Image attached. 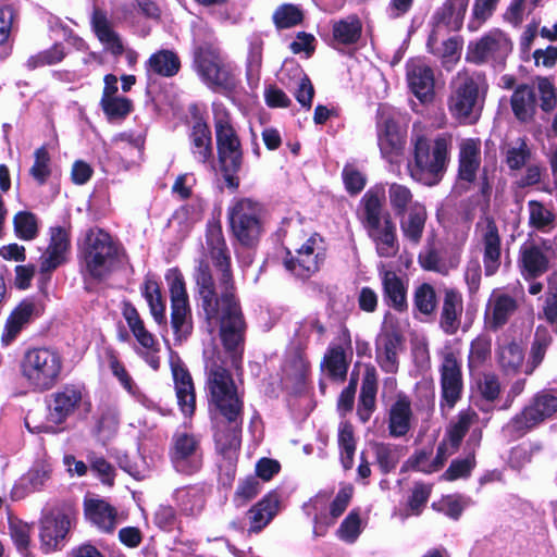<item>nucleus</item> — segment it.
I'll list each match as a JSON object with an SVG mask.
<instances>
[{
	"mask_svg": "<svg viewBox=\"0 0 557 557\" xmlns=\"http://www.w3.org/2000/svg\"><path fill=\"white\" fill-rule=\"evenodd\" d=\"M206 246L208 256L219 272V283L215 284L206 260L199 261L194 278L206 317L208 320L220 321L223 346L230 355L232 367L237 370L244 351L246 323L233 293L231 257L219 221L211 220L207 223Z\"/></svg>",
	"mask_w": 557,
	"mask_h": 557,
	"instance_id": "nucleus-1",
	"label": "nucleus"
},
{
	"mask_svg": "<svg viewBox=\"0 0 557 557\" xmlns=\"http://www.w3.org/2000/svg\"><path fill=\"white\" fill-rule=\"evenodd\" d=\"M206 387L209 403L228 421L227 430L219 428L214 434L218 450L232 459L240 445V422L243 413V395L238 391L223 361L215 356L214 349H206Z\"/></svg>",
	"mask_w": 557,
	"mask_h": 557,
	"instance_id": "nucleus-2",
	"label": "nucleus"
},
{
	"mask_svg": "<svg viewBox=\"0 0 557 557\" xmlns=\"http://www.w3.org/2000/svg\"><path fill=\"white\" fill-rule=\"evenodd\" d=\"M206 387L209 403L228 421L227 430L219 428L214 434L218 450L232 459L240 445V422L243 413V395L238 391L223 361L215 356L214 349H206Z\"/></svg>",
	"mask_w": 557,
	"mask_h": 557,
	"instance_id": "nucleus-3",
	"label": "nucleus"
},
{
	"mask_svg": "<svg viewBox=\"0 0 557 557\" xmlns=\"http://www.w3.org/2000/svg\"><path fill=\"white\" fill-rule=\"evenodd\" d=\"M385 190L381 186L370 188L361 199L360 219L368 237L380 258L391 259L399 251L397 226L389 212L384 210Z\"/></svg>",
	"mask_w": 557,
	"mask_h": 557,
	"instance_id": "nucleus-4",
	"label": "nucleus"
},
{
	"mask_svg": "<svg viewBox=\"0 0 557 557\" xmlns=\"http://www.w3.org/2000/svg\"><path fill=\"white\" fill-rule=\"evenodd\" d=\"M488 84L480 72L460 71L450 82L447 108L460 124H474L481 116Z\"/></svg>",
	"mask_w": 557,
	"mask_h": 557,
	"instance_id": "nucleus-5",
	"label": "nucleus"
},
{
	"mask_svg": "<svg viewBox=\"0 0 557 557\" xmlns=\"http://www.w3.org/2000/svg\"><path fill=\"white\" fill-rule=\"evenodd\" d=\"M64 359L51 347L27 349L18 364L21 377L34 392H47L53 388L62 377Z\"/></svg>",
	"mask_w": 557,
	"mask_h": 557,
	"instance_id": "nucleus-6",
	"label": "nucleus"
},
{
	"mask_svg": "<svg viewBox=\"0 0 557 557\" xmlns=\"http://www.w3.org/2000/svg\"><path fill=\"white\" fill-rule=\"evenodd\" d=\"M413 145V161L408 163L411 178L426 186L438 184L449 160V139L441 135L430 141L423 136H417Z\"/></svg>",
	"mask_w": 557,
	"mask_h": 557,
	"instance_id": "nucleus-7",
	"label": "nucleus"
},
{
	"mask_svg": "<svg viewBox=\"0 0 557 557\" xmlns=\"http://www.w3.org/2000/svg\"><path fill=\"white\" fill-rule=\"evenodd\" d=\"M81 252L86 274L92 278H104L119 265V247L112 237L100 228L86 232Z\"/></svg>",
	"mask_w": 557,
	"mask_h": 557,
	"instance_id": "nucleus-8",
	"label": "nucleus"
},
{
	"mask_svg": "<svg viewBox=\"0 0 557 557\" xmlns=\"http://www.w3.org/2000/svg\"><path fill=\"white\" fill-rule=\"evenodd\" d=\"M264 208L251 198H236L227 208V218L236 240L246 248L255 247L263 233Z\"/></svg>",
	"mask_w": 557,
	"mask_h": 557,
	"instance_id": "nucleus-9",
	"label": "nucleus"
},
{
	"mask_svg": "<svg viewBox=\"0 0 557 557\" xmlns=\"http://www.w3.org/2000/svg\"><path fill=\"white\" fill-rule=\"evenodd\" d=\"M171 301V326L175 342L182 343L193 332V315L186 281L177 268H171L164 275Z\"/></svg>",
	"mask_w": 557,
	"mask_h": 557,
	"instance_id": "nucleus-10",
	"label": "nucleus"
},
{
	"mask_svg": "<svg viewBox=\"0 0 557 557\" xmlns=\"http://www.w3.org/2000/svg\"><path fill=\"white\" fill-rule=\"evenodd\" d=\"M352 496V487L346 486L338 491L332 499L329 492H319L304 505V511L313 520V534L322 536L344 513Z\"/></svg>",
	"mask_w": 557,
	"mask_h": 557,
	"instance_id": "nucleus-11",
	"label": "nucleus"
},
{
	"mask_svg": "<svg viewBox=\"0 0 557 557\" xmlns=\"http://www.w3.org/2000/svg\"><path fill=\"white\" fill-rule=\"evenodd\" d=\"M195 67L201 81L210 88L230 89L235 86L233 65L212 44H205L195 52Z\"/></svg>",
	"mask_w": 557,
	"mask_h": 557,
	"instance_id": "nucleus-12",
	"label": "nucleus"
},
{
	"mask_svg": "<svg viewBox=\"0 0 557 557\" xmlns=\"http://www.w3.org/2000/svg\"><path fill=\"white\" fill-rule=\"evenodd\" d=\"M557 411V397L550 391L537 393L532 400L503 428L510 440L522 437L533 428L550 418Z\"/></svg>",
	"mask_w": 557,
	"mask_h": 557,
	"instance_id": "nucleus-13",
	"label": "nucleus"
},
{
	"mask_svg": "<svg viewBox=\"0 0 557 557\" xmlns=\"http://www.w3.org/2000/svg\"><path fill=\"white\" fill-rule=\"evenodd\" d=\"M50 421L61 424L73 416H86L91 411L88 392L82 385L65 384L49 396Z\"/></svg>",
	"mask_w": 557,
	"mask_h": 557,
	"instance_id": "nucleus-14",
	"label": "nucleus"
},
{
	"mask_svg": "<svg viewBox=\"0 0 557 557\" xmlns=\"http://www.w3.org/2000/svg\"><path fill=\"white\" fill-rule=\"evenodd\" d=\"M512 50L509 36L500 28H492L481 37L469 41L466 60L474 64L503 63Z\"/></svg>",
	"mask_w": 557,
	"mask_h": 557,
	"instance_id": "nucleus-15",
	"label": "nucleus"
},
{
	"mask_svg": "<svg viewBox=\"0 0 557 557\" xmlns=\"http://www.w3.org/2000/svg\"><path fill=\"white\" fill-rule=\"evenodd\" d=\"M74 520L70 508H53L40 519V547L45 553L61 549Z\"/></svg>",
	"mask_w": 557,
	"mask_h": 557,
	"instance_id": "nucleus-16",
	"label": "nucleus"
},
{
	"mask_svg": "<svg viewBox=\"0 0 557 557\" xmlns=\"http://www.w3.org/2000/svg\"><path fill=\"white\" fill-rule=\"evenodd\" d=\"M215 134L219 159L227 169H240L242 149L235 129L230 123L228 114L220 106H214Z\"/></svg>",
	"mask_w": 557,
	"mask_h": 557,
	"instance_id": "nucleus-17",
	"label": "nucleus"
},
{
	"mask_svg": "<svg viewBox=\"0 0 557 557\" xmlns=\"http://www.w3.org/2000/svg\"><path fill=\"white\" fill-rule=\"evenodd\" d=\"M377 145L382 157L389 163H399L404 147L405 136L399 131L391 110L381 106L377 110Z\"/></svg>",
	"mask_w": 557,
	"mask_h": 557,
	"instance_id": "nucleus-18",
	"label": "nucleus"
},
{
	"mask_svg": "<svg viewBox=\"0 0 557 557\" xmlns=\"http://www.w3.org/2000/svg\"><path fill=\"white\" fill-rule=\"evenodd\" d=\"M441 356L442 408L453 409L462 393L461 359L450 348H445Z\"/></svg>",
	"mask_w": 557,
	"mask_h": 557,
	"instance_id": "nucleus-19",
	"label": "nucleus"
},
{
	"mask_svg": "<svg viewBox=\"0 0 557 557\" xmlns=\"http://www.w3.org/2000/svg\"><path fill=\"white\" fill-rule=\"evenodd\" d=\"M475 240L483 252L485 275H494L500 265V236L495 221L488 216L480 219L475 225Z\"/></svg>",
	"mask_w": 557,
	"mask_h": 557,
	"instance_id": "nucleus-20",
	"label": "nucleus"
},
{
	"mask_svg": "<svg viewBox=\"0 0 557 557\" xmlns=\"http://www.w3.org/2000/svg\"><path fill=\"white\" fill-rule=\"evenodd\" d=\"M122 314L141 347L138 354L153 370H158L160 367V357L158 355L160 348L158 341L153 334L146 329L143 319L133 305L124 304Z\"/></svg>",
	"mask_w": 557,
	"mask_h": 557,
	"instance_id": "nucleus-21",
	"label": "nucleus"
},
{
	"mask_svg": "<svg viewBox=\"0 0 557 557\" xmlns=\"http://www.w3.org/2000/svg\"><path fill=\"white\" fill-rule=\"evenodd\" d=\"M122 314L141 347L138 354L153 370H158L160 367V357L158 355L160 348L158 341L153 334L146 329L143 319L133 305L124 304Z\"/></svg>",
	"mask_w": 557,
	"mask_h": 557,
	"instance_id": "nucleus-22",
	"label": "nucleus"
},
{
	"mask_svg": "<svg viewBox=\"0 0 557 557\" xmlns=\"http://www.w3.org/2000/svg\"><path fill=\"white\" fill-rule=\"evenodd\" d=\"M173 466L178 472L193 473L201 466L202 454L199 440L190 434H176L171 451Z\"/></svg>",
	"mask_w": 557,
	"mask_h": 557,
	"instance_id": "nucleus-23",
	"label": "nucleus"
},
{
	"mask_svg": "<svg viewBox=\"0 0 557 557\" xmlns=\"http://www.w3.org/2000/svg\"><path fill=\"white\" fill-rule=\"evenodd\" d=\"M49 245L40 257L39 269L41 273L51 272L63 264L71 248L69 226H52L49 230Z\"/></svg>",
	"mask_w": 557,
	"mask_h": 557,
	"instance_id": "nucleus-24",
	"label": "nucleus"
},
{
	"mask_svg": "<svg viewBox=\"0 0 557 557\" xmlns=\"http://www.w3.org/2000/svg\"><path fill=\"white\" fill-rule=\"evenodd\" d=\"M170 367L180 408L185 416H191L196 406L193 379L178 355L172 350H170Z\"/></svg>",
	"mask_w": 557,
	"mask_h": 557,
	"instance_id": "nucleus-25",
	"label": "nucleus"
},
{
	"mask_svg": "<svg viewBox=\"0 0 557 557\" xmlns=\"http://www.w3.org/2000/svg\"><path fill=\"white\" fill-rule=\"evenodd\" d=\"M406 76L411 92L422 102L434 98V73L423 59H411L406 65Z\"/></svg>",
	"mask_w": 557,
	"mask_h": 557,
	"instance_id": "nucleus-26",
	"label": "nucleus"
},
{
	"mask_svg": "<svg viewBox=\"0 0 557 557\" xmlns=\"http://www.w3.org/2000/svg\"><path fill=\"white\" fill-rule=\"evenodd\" d=\"M351 357V341L348 332H343L337 343H333L327 348L323 361L322 370L334 380H343L346 376L349 358Z\"/></svg>",
	"mask_w": 557,
	"mask_h": 557,
	"instance_id": "nucleus-27",
	"label": "nucleus"
},
{
	"mask_svg": "<svg viewBox=\"0 0 557 557\" xmlns=\"http://www.w3.org/2000/svg\"><path fill=\"white\" fill-rule=\"evenodd\" d=\"M377 274L382 284L384 301L401 312L407 309V286L403 278L386 263L377 264Z\"/></svg>",
	"mask_w": 557,
	"mask_h": 557,
	"instance_id": "nucleus-28",
	"label": "nucleus"
},
{
	"mask_svg": "<svg viewBox=\"0 0 557 557\" xmlns=\"http://www.w3.org/2000/svg\"><path fill=\"white\" fill-rule=\"evenodd\" d=\"M40 304L33 299H24L9 315L2 335L1 342L10 345L20 334V332L35 318L41 314Z\"/></svg>",
	"mask_w": 557,
	"mask_h": 557,
	"instance_id": "nucleus-29",
	"label": "nucleus"
},
{
	"mask_svg": "<svg viewBox=\"0 0 557 557\" xmlns=\"http://www.w3.org/2000/svg\"><path fill=\"white\" fill-rule=\"evenodd\" d=\"M481 165V141L467 138L459 145V178L473 182Z\"/></svg>",
	"mask_w": 557,
	"mask_h": 557,
	"instance_id": "nucleus-30",
	"label": "nucleus"
},
{
	"mask_svg": "<svg viewBox=\"0 0 557 557\" xmlns=\"http://www.w3.org/2000/svg\"><path fill=\"white\" fill-rule=\"evenodd\" d=\"M432 446L423 447L417 450L407 461V467L414 470L432 473L438 471L445 463L447 457L451 454L446 448V442H442L436 451V456L432 457Z\"/></svg>",
	"mask_w": 557,
	"mask_h": 557,
	"instance_id": "nucleus-31",
	"label": "nucleus"
},
{
	"mask_svg": "<svg viewBox=\"0 0 557 557\" xmlns=\"http://www.w3.org/2000/svg\"><path fill=\"white\" fill-rule=\"evenodd\" d=\"M517 309L516 300L499 290H494L488 299L485 315L488 323L497 329L504 325Z\"/></svg>",
	"mask_w": 557,
	"mask_h": 557,
	"instance_id": "nucleus-32",
	"label": "nucleus"
},
{
	"mask_svg": "<svg viewBox=\"0 0 557 557\" xmlns=\"http://www.w3.org/2000/svg\"><path fill=\"white\" fill-rule=\"evenodd\" d=\"M377 391V374L373 366L367 364L361 384L358 417L362 422H367L375 409V396Z\"/></svg>",
	"mask_w": 557,
	"mask_h": 557,
	"instance_id": "nucleus-33",
	"label": "nucleus"
},
{
	"mask_svg": "<svg viewBox=\"0 0 557 557\" xmlns=\"http://www.w3.org/2000/svg\"><path fill=\"white\" fill-rule=\"evenodd\" d=\"M280 510V497L270 493L257 503L248 512L249 531L259 532L275 517Z\"/></svg>",
	"mask_w": 557,
	"mask_h": 557,
	"instance_id": "nucleus-34",
	"label": "nucleus"
},
{
	"mask_svg": "<svg viewBox=\"0 0 557 557\" xmlns=\"http://www.w3.org/2000/svg\"><path fill=\"white\" fill-rule=\"evenodd\" d=\"M91 24L98 39L107 51L114 55H120L124 52L121 37L113 29L111 22L102 11L96 10L94 12Z\"/></svg>",
	"mask_w": 557,
	"mask_h": 557,
	"instance_id": "nucleus-35",
	"label": "nucleus"
},
{
	"mask_svg": "<svg viewBox=\"0 0 557 557\" xmlns=\"http://www.w3.org/2000/svg\"><path fill=\"white\" fill-rule=\"evenodd\" d=\"M85 516L103 532H111L116 527V511L108 503L101 499L85 500Z\"/></svg>",
	"mask_w": 557,
	"mask_h": 557,
	"instance_id": "nucleus-36",
	"label": "nucleus"
},
{
	"mask_svg": "<svg viewBox=\"0 0 557 557\" xmlns=\"http://www.w3.org/2000/svg\"><path fill=\"white\" fill-rule=\"evenodd\" d=\"M468 9V0H447L436 13L437 33L444 27L448 32L459 30Z\"/></svg>",
	"mask_w": 557,
	"mask_h": 557,
	"instance_id": "nucleus-37",
	"label": "nucleus"
},
{
	"mask_svg": "<svg viewBox=\"0 0 557 557\" xmlns=\"http://www.w3.org/2000/svg\"><path fill=\"white\" fill-rule=\"evenodd\" d=\"M190 150L195 160L206 164L212 159V138L209 126L202 120H197L190 133Z\"/></svg>",
	"mask_w": 557,
	"mask_h": 557,
	"instance_id": "nucleus-38",
	"label": "nucleus"
},
{
	"mask_svg": "<svg viewBox=\"0 0 557 557\" xmlns=\"http://www.w3.org/2000/svg\"><path fill=\"white\" fill-rule=\"evenodd\" d=\"M421 267L428 271H434L446 275L451 270L457 269L460 263V253L458 251H436L428 250L419 256Z\"/></svg>",
	"mask_w": 557,
	"mask_h": 557,
	"instance_id": "nucleus-39",
	"label": "nucleus"
},
{
	"mask_svg": "<svg viewBox=\"0 0 557 557\" xmlns=\"http://www.w3.org/2000/svg\"><path fill=\"white\" fill-rule=\"evenodd\" d=\"M462 310L461 295L455 289L446 290L441 314V326L446 334L451 335L457 332Z\"/></svg>",
	"mask_w": 557,
	"mask_h": 557,
	"instance_id": "nucleus-40",
	"label": "nucleus"
},
{
	"mask_svg": "<svg viewBox=\"0 0 557 557\" xmlns=\"http://www.w3.org/2000/svg\"><path fill=\"white\" fill-rule=\"evenodd\" d=\"M206 209L203 199L197 197L178 208L172 219L171 226H177L182 234H186L196 223L201 221Z\"/></svg>",
	"mask_w": 557,
	"mask_h": 557,
	"instance_id": "nucleus-41",
	"label": "nucleus"
},
{
	"mask_svg": "<svg viewBox=\"0 0 557 557\" xmlns=\"http://www.w3.org/2000/svg\"><path fill=\"white\" fill-rule=\"evenodd\" d=\"M51 468L47 462L36 463L12 488L14 499L23 498L28 492L40 488L48 480Z\"/></svg>",
	"mask_w": 557,
	"mask_h": 557,
	"instance_id": "nucleus-42",
	"label": "nucleus"
},
{
	"mask_svg": "<svg viewBox=\"0 0 557 557\" xmlns=\"http://www.w3.org/2000/svg\"><path fill=\"white\" fill-rule=\"evenodd\" d=\"M108 364L112 374L117 379L123 388L132 397H134L138 403L147 408H150L153 405L152 400H150L144 393H141L140 388L134 382L124 364L119 360L117 356L113 351L108 354Z\"/></svg>",
	"mask_w": 557,
	"mask_h": 557,
	"instance_id": "nucleus-43",
	"label": "nucleus"
},
{
	"mask_svg": "<svg viewBox=\"0 0 557 557\" xmlns=\"http://www.w3.org/2000/svg\"><path fill=\"white\" fill-rule=\"evenodd\" d=\"M399 338L393 334L381 335L376 341V362L387 373H395L398 370V347Z\"/></svg>",
	"mask_w": 557,
	"mask_h": 557,
	"instance_id": "nucleus-44",
	"label": "nucleus"
},
{
	"mask_svg": "<svg viewBox=\"0 0 557 557\" xmlns=\"http://www.w3.org/2000/svg\"><path fill=\"white\" fill-rule=\"evenodd\" d=\"M426 216V210L422 203L412 206L407 216H400V230L404 237L411 244L418 245L420 243Z\"/></svg>",
	"mask_w": 557,
	"mask_h": 557,
	"instance_id": "nucleus-45",
	"label": "nucleus"
},
{
	"mask_svg": "<svg viewBox=\"0 0 557 557\" xmlns=\"http://www.w3.org/2000/svg\"><path fill=\"white\" fill-rule=\"evenodd\" d=\"M411 406L405 396H399L389 410L388 429L392 436L399 437L407 434L411 425Z\"/></svg>",
	"mask_w": 557,
	"mask_h": 557,
	"instance_id": "nucleus-46",
	"label": "nucleus"
},
{
	"mask_svg": "<svg viewBox=\"0 0 557 557\" xmlns=\"http://www.w3.org/2000/svg\"><path fill=\"white\" fill-rule=\"evenodd\" d=\"M522 272L528 277L544 273L548 264V255L534 244H524L520 249Z\"/></svg>",
	"mask_w": 557,
	"mask_h": 557,
	"instance_id": "nucleus-47",
	"label": "nucleus"
},
{
	"mask_svg": "<svg viewBox=\"0 0 557 557\" xmlns=\"http://www.w3.org/2000/svg\"><path fill=\"white\" fill-rule=\"evenodd\" d=\"M141 294L149 306L153 320L158 324H164L166 322L165 302L160 285L152 276L147 275L145 277Z\"/></svg>",
	"mask_w": 557,
	"mask_h": 557,
	"instance_id": "nucleus-48",
	"label": "nucleus"
},
{
	"mask_svg": "<svg viewBox=\"0 0 557 557\" xmlns=\"http://www.w3.org/2000/svg\"><path fill=\"white\" fill-rule=\"evenodd\" d=\"M362 32V24L358 16L349 15L333 23L332 33L335 45L350 46L356 44Z\"/></svg>",
	"mask_w": 557,
	"mask_h": 557,
	"instance_id": "nucleus-49",
	"label": "nucleus"
},
{
	"mask_svg": "<svg viewBox=\"0 0 557 557\" xmlns=\"http://www.w3.org/2000/svg\"><path fill=\"white\" fill-rule=\"evenodd\" d=\"M181 67L178 57L171 50H160L150 55L146 62L147 73L163 77L174 76Z\"/></svg>",
	"mask_w": 557,
	"mask_h": 557,
	"instance_id": "nucleus-50",
	"label": "nucleus"
},
{
	"mask_svg": "<svg viewBox=\"0 0 557 557\" xmlns=\"http://www.w3.org/2000/svg\"><path fill=\"white\" fill-rule=\"evenodd\" d=\"M174 500L183 515L196 516L205 507V496L200 488L181 487L174 492Z\"/></svg>",
	"mask_w": 557,
	"mask_h": 557,
	"instance_id": "nucleus-51",
	"label": "nucleus"
},
{
	"mask_svg": "<svg viewBox=\"0 0 557 557\" xmlns=\"http://www.w3.org/2000/svg\"><path fill=\"white\" fill-rule=\"evenodd\" d=\"M478 418V413L470 408L460 411L457 420L450 424L447 437L443 441L446 442V447L449 445L453 450L457 449L465 434Z\"/></svg>",
	"mask_w": 557,
	"mask_h": 557,
	"instance_id": "nucleus-52",
	"label": "nucleus"
},
{
	"mask_svg": "<svg viewBox=\"0 0 557 557\" xmlns=\"http://www.w3.org/2000/svg\"><path fill=\"white\" fill-rule=\"evenodd\" d=\"M387 197L391 208L397 216H404L406 212L411 211V207L420 203L413 199L409 187L398 183L388 185Z\"/></svg>",
	"mask_w": 557,
	"mask_h": 557,
	"instance_id": "nucleus-53",
	"label": "nucleus"
},
{
	"mask_svg": "<svg viewBox=\"0 0 557 557\" xmlns=\"http://www.w3.org/2000/svg\"><path fill=\"white\" fill-rule=\"evenodd\" d=\"M511 108L516 117L522 122L530 120L534 113L535 96L527 85L518 87L511 97Z\"/></svg>",
	"mask_w": 557,
	"mask_h": 557,
	"instance_id": "nucleus-54",
	"label": "nucleus"
},
{
	"mask_svg": "<svg viewBox=\"0 0 557 557\" xmlns=\"http://www.w3.org/2000/svg\"><path fill=\"white\" fill-rule=\"evenodd\" d=\"M497 357L499 366L505 372L515 373L522 366L524 354L517 343L506 342L499 345Z\"/></svg>",
	"mask_w": 557,
	"mask_h": 557,
	"instance_id": "nucleus-55",
	"label": "nucleus"
},
{
	"mask_svg": "<svg viewBox=\"0 0 557 557\" xmlns=\"http://www.w3.org/2000/svg\"><path fill=\"white\" fill-rule=\"evenodd\" d=\"M437 30H433L428 40L429 50L438 55L445 65L454 64L459 59L460 42L457 38L450 37L442 42L441 47H436Z\"/></svg>",
	"mask_w": 557,
	"mask_h": 557,
	"instance_id": "nucleus-56",
	"label": "nucleus"
},
{
	"mask_svg": "<svg viewBox=\"0 0 557 557\" xmlns=\"http://www.w3.org/2000/svg\"><path fill=\"white\" fill-rule=\"evenodd\" d=\"M338 445L341 449V460L345 469H350L354 463L356 451V441L352 425L348 422H342L338 428Z\"/></svg>",
	"mask_w": 557,
	"mask_h": 557,
	"instance_id": "nucleus-57",
	"label": "nucleus"
},
{
	"mask_svg": "<svg viewBox=\"0 0 557 557\" xmlns=\"http://www.w3.org/2000/svg\"><path fill=\"white\" fill-rule=\"evenodd\" d=\"M470 505V499L461 495H446L432 504V508L445 516L457 520Z\"/></svg>",
	"mask_w": 557,
	"mask_h": 557,
	"instance_id": "nucleus-58",
	"label": "nucleus"
},
{
	"mask_svg": "<svg viewBox=\"0 0 557 557\" xmlns=\"http://www.w3.org/2000/svg\"><path fill=\"white\" fill-rule=\"evenodd\" d=\"M505 162L511 170L521 169L530 158V150L523 138L509 141L505 148Z\"/></svg>",
	"mask_w": 557,
	"mask_h": 557,
	"instance_id": "nucleus-59",
	"label": "nucleus"
},
{
	"mask_svg": "<svg viewBox=\"0 0 557 557\" xmlns=\"http://www.w3.org/2000/svg\"><path fill=\"white\" fill-rule=\"evenodd\" d=\"M319 264V255H308L297 250L294 258L285 261L286 269L301 277L309 276L318 271Z\"/></svg>",
	"mask_w": 557,
	"mask_h": 557,
	"instance_id": "nucleus-60",
	"label": "nucleus"
},
{
	"mask_svg": "<svg viewBox=\"0 0 557 557\" xmlns=\"http://www.w3.org/2000/svg\"><path fill=\"white\" fill-rule=\"evenodd\" d=\"M15 235L23 240H32L38 234V221L35 214L20 211L13 219Z\"/></svg>",
	"mask_w": 557,
	"mask_h": 557,
	"instance_id": "nucleus-61",
	"label": "nucleus"
},
{
	"mask_svg": "<svg viewBox=\"0 0 557 557\" xmlns=\"http://www.w3.org/2000/svg\"><path fill=\"white\" fill-rule=\"evenodd\" d=\"M413 304L419 312L425 315L433 313L437 305L434 287L428 283L418 286L414 290Z\"/></svg>",
	"mask_w": 557,
	"mask_h": 557,
	"instance_id": "nucleus-62",
	"label": "nucleus"
},
{
	"mask_svg": "<svg viewBox=\"0 0 557 557\" xmlns=\"http://www.w3.org/2000/svg\"><path fill=\"white\" fill-rule=\"evenodd\" d=\"M100 104L109 120H122L133 109L132 101L122 96L101 99Z\"/></svg>",
	"mask_w": 557,
	"mask_h": 557,
	"instance_id": "nucleus-63",
	"label": "nucleus"
},
{
	"mask_svg": "<svg viewBox=\"0 0 557 557\" xmlns=\"http://www.w3.org/2000/svg\"><path fill=\"white\" fill-rule=\"evenodd\" d=\"M65 57L64 48L61 44H55L51 48L32 55L27 60V67L34 70L39 66L53 65L61 62Z\"/></svg>",
	"mask_w": 557,
	"mask_h": 557,
	"instance_id": "nucleus-64",
	"label": "nucleus"
}]
</instances>
